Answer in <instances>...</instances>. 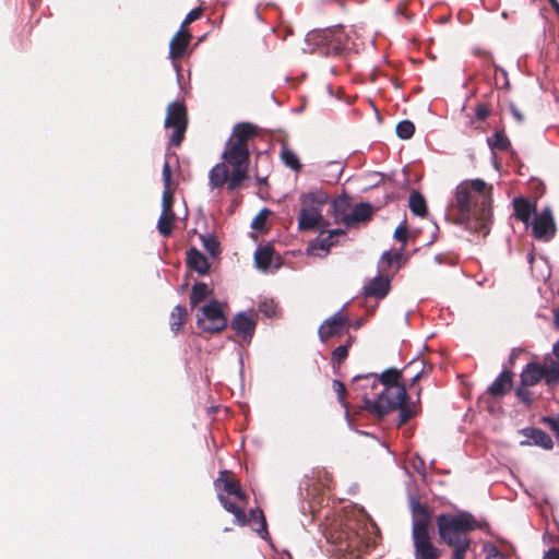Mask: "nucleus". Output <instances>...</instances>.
Returning a JSON list of instances; mask_svg holds the SVG:
<instances>
[{
    "label": "nucleus",
    "mask_w": 559,
    "mask_h": 559,
    "mask_svg": "<svg viewBox=\"0 0 559 559\" xmlns=\"http://www.w3.org/2000/svg\"><path fill=\"white\" fill-rule=\"evenodd\" d=\"M257 135V128L249 122H241L234 127L229 140L225 144L222 157L227 166L231 167L228 182L229 190H236L248 177L249 140Z\"/></svg>",
    "instance_id": "obj_1"
},
{
    "label": "nucleus",
    "mask_w": 559,
    "mask_h": 559,
    "mask_svg": "<svg viewBox=\"0 0 559 559\" xmlns=\"http://www.w3.org/2000/svg\"><path fill=\"white\" fill-rule=\"evenodd\" d=\"M440 540L452 549L467 555L471 548V532L477 527L475 518L468 512L442 513L436 520Z\"/></svg>",
    "instance_id": "obj_2"
},
{
    "label": "nucleus",
    "mask_w": 559,
    "mask_h": 559,
    "mask_svg": "<svg viewBox=\"0 0 559 559\" xmlns=\"http://www.w3.org/2000/svg\"><path fill=\"white\" fill-rule=\"evenodd\" d=\"M450 210L457 214L459 223H471L475 221L476 228L483 235L489 233V223L484 222L479 215V204L473 200V194L468 189L467 182H461L455 191L454 198L452 199Z\"/></svg>",
    "instance_id": "obj_3"
},
{
    "label": "nucleus",
    "mask_w": 559,
    "mask_h": 559,
    "mask_svg": "<svg viewBox=\"0 0 559 559\" xmlns=\"http://www.w3.org/2000/svg\"><path fill=\"white\" fill-rule=\"evenodd\" d=\"M406 399L404 385H388L383 388L376 400H371L364 393V407L378 417H383L389 412L400 407Z\"/></svg>",
    "instance_id": "obj_4"
},
{
    "label": "nucleus",
    "mask_w": 559,
    "mask_h": 559,
    "mask_svg": "<svg viewBox=\"0 0 559 559\" xmlns=\"http://www.w3.org/2000/svg\"><path fill=\"white\" fill-rule=\"evenodd\" d=\"M328 201L322 191H313L301 195V209L298 218L299 229L309 230L317 227L322 218L321 207Z\"/></svg>",
    "instance_id": "obj_5"
},
{
    "label": "nucleus",
    "mask_w": 559,
    "mask_h": 559,
    "mask_svg": "<svg viewBox=\"0 0 559 559\" xmlns=\"http://www.w3.org/2000/svg\"><path fill=\"white\" fill-rule=\"evenodd\" d=\"M197 324L204 332L217 333L227 325L224 316L223 305L217 300H212L207 305L202 306L197 314Z\"/></svg>",
    "instance_id": "obj_6"
},
{
    "label": "nucleus",
    "mask_w": 559,
    "mask_h": 559,
    "mask_svg": "<svg viewBox=\"0 0 559 559\" xmlns=\"http://www.w3.org/2000/svg\"><path fill=\"white\" fill-rule=\"evenodd\" d=\"M164 124L167 129H174L169 144L173 146L180 145L188 124L187 109L182 103L173 102L168 105Z\"/></svg>",
    "instance_id": "obj_7"
},
{
    "label": "nucleus",
    "mask_w": 559,
    "mask_h": 559,
    "mask_svg": "<svg viewBox=\"0 0 559 559\" xmlns=\"http://www.w3.org/2000/svg\"><path fill=\"white\" fill-rule=\"evenodd\" d=\"M533 236L538 240L549 241L557 231V226L552 210L550 206L544 207L540 212H536L530 221Z\"/></svg>",
    "instance_id": "obj_8"
},
{
    "label": "nucleus",
    "mask_w": 559,
    "mask_h": 559,
    "mask_svg": "<svg viewBox=\"0 0 559 559\" xmlns=\"http://www.w3.org/2000/svg\"><path fill=\"white\" fill-rule=\"evenodd\" d=\"M415 559H439L441 550L435 546L431 540L429 531L421 532L417 528L416 533H412Z\"/></svg>",
    "instance_id": "obj_9"
},
{
    "label": "nucleus",
    "mask_w": 559,
    "mask_h": 559,
    "mask_svg": "<svg viewBox=\"0 0 559 559\" xmlns=\"http://www.w3.org/2000/svg\"><path fill=\"white\" fill-rule=\"evenodd\" d=\"M468 189L478 194L475 203L479 204V215L484 222L491 219V187H488L483 179L466 181Z\"/></svg>",
    "instance_id": "obj_10"
},
{
    "label": "nucleus",
    "mask_w": 559,
    "mask_h": 559,
    "mask_svg": "<svg viewBox=\"0 0 559 559\" xmlns=\"http://www.w3.org/2000/svg\"><path fill=\"white\" fill-rule=\"evenodd\" d=\"M348 318L343 313V309L328 318L319 328L318 334L322 342H326L332 336H341L348 330Z\"/></svg>",
    "instance_id": "obj_11"
},
{
    "label": "nucleus",
    "mask_w": 559,
    "mask_h": 559,
    "mask_svg": "<svg viewBox=\"0 0 559 559\" xmlns=\"http://www.w3.org/2000/svg\"><path fill=\"white\" fill-rule=\"evenodd\" d=\"M215 490L218 495L227 493L229 496L235 497L236 500L240 501L242 504H247V495L241 489L240 485L231 479H229V473L227 471L219 472L218 477L214 481Z\"/></svg>",
    "instance_id": "obj_12"
},
{
    "label": "nucleus",
    "mask_w": 559,
    "mask_h": 559,
    "mask_svg": "<svg viewBox=\"0 0 559 559\" xmlns=\"http://www.w3.org/2000/svg\"><path fill=\"white\" fill-rule=\"evenodd\" d=\"M344 234L345 231L340 228L329 230L326 235L321 234L314 241L310 243V246L308 247V251L311 254L323 257L329 252L330 248L333 246L334 238Z\"/></svg>",
    "instance_id": "obj_13"
},
{
    "label": "nucleus",
    "mask_w": 559,
    "mask_h": 559,
    "mask_svg": "<svg viewBox=\"0 0 559 559\" xmlns=\"http://www.w3.org/2000/svg\"><path fill=\"white\" fill-rule=\"evenodd\" d=\"M411 510L413 515L412 533H416L417 528L421 530V532L429 531L430 513L428 509L418 500L412 499Z\"/></svg>",
    "instance_id": "obj_14"
},
{
    "label": "nucleus",
    "mask_w": 559,
    "mask_h": 559,
    "mask_svg": "<svg viewBox=\"0 0 559 559\" xmlns=\"http://www.w3.org/2000/svg\"><path fill=\"white\" fill-rule=\"evenodd\" d=\"M233 330L240 335L243 340L251 338L254 329L255 320L251 313L239 312L230 323Z\"/></svg>",
    "instance_id": "obj_15"
},
{
    "label": "nucleus",
    "mask_w": 559,
    "mask_h": 559,
    "mask_svg": "<svg viewBox=\"0 0 559 559\" xmlns=\"http://www.w3.org/2000/svg\"><path fill=\"white\" fill-rule=\"evenodd\" d=\"M521 432L526 437V440L521 441V445H538L545 450H550L554 442L548 433L537 428H525Z\"/></svg>",
    "instance_id": "obj_16"
},
{
    "label": "nucleus",
    "mask_w": 559,
    "mask_h": 559,
    "mask_svg": "<svg viewBox=\"0 0 559 559\" xmlns=\"http://www.w3.org/2000/svg\"><path fill=\"white\" fill-rule=\"evenodd\" d=\"M191 35L182 27L175 34L169 43V58L175 61L181 58L189 46Z\"/></svg>",
    "instance_id": "obj_17"
},
{
    "label": "nucleus",
    "mask_w": 559,
    "mask_h": 559,
    "mask_svg": "<svg viewBox=\"0 0 559 559\" xmlns=\"http://www.w3.org/2000/svg\"><path fill=\"white\" fill-rule=\"evenodd\" d=\"M400 371L396 369H388L378 377L376 373H368L362 379L371 383L372 388H388V385H402L399 383Z\"/></svg>",
    "instance_id": "obj_18"
},
{
    "label": "nucleus",
    "mask_w": 559,
    "mask_h": 559,
    "mask_svg": "<svg viewBox=\"0 0 559 559\" xmlns=\"http://www.w3.org/2000/svg\"><path fill=\"white\" fill-rule=\"evenodd\" d=\"M513 207L516 219L521 221L526 227H528L532 215L534 216L537 212L536 203L531 202L525 198H515L513 200Z\"/></svg>",
    "instance_id": "obj_19"
},
{
    "label": "nucleus",
    "mask_w": 559,
    "mask_h": 559,
    "mask_svg": "<svg viewBox=\"0 0 559 559\" xmlns=\"http://www.w3.org/2000/svg\"><path fill=\"white\" fill-rule=\"evenodd\" d=\"M372 210L370 204L368 203H358L353 209H350L349 214L347 216L342 217V223L350 227L357 223L366 222L371 217Z\"/></svg>",
    "instance_id": "obj_20"
},
{
    "label": "nucleus",
    "mask_w": 559,
    "mask_h": 559,
    "mask_svg": "<svg viewBox=\"0 0 559 559\" xmlns=\"http://www.w3.org/2000/svg\"><path fill=\"white\" fill-rule=\"evenodd\" d=\"M390 290V280L386 276H376L364 287L366 296L383 298Z\"/></svg>",
    "instance_id": "obj_21"
},
{
    "label": "nucleus",
    "mask_w": 559,
    "mask_h": 559,
    "mask_svg": "<svg viewBox=\"0 0 559 559\" xmlns=\"http://www.w3.org/2000/svg\"><path fill=\"white\" fill-rule=\"evenodd\" d=\"M163 182H164V191L162 197V213H170L173 212V202L174 197L170 192V185H171V169L168 162H165L163 165Z\"/></svg>",
    "instance_id": "obj_22"
},
{
    "label": "nucleus",
    "mask_w": 559,
    "mask_h": 559,
    "mask_svg": "<svg viewBox=\"0 0 559 559\" xmlns=\"http://www.w3.org/2000/svg\"><path fill=\"white\" fill-rule=\"evenodd\" d=\"M187 265L190 270L195 271L200 275L206 274L210 269L207 259L197 248H190L187 251Z\"/></svg>",
    "instance_id": "obj_23"
},
{
    "label": "nucleus",
    "mask_w": 559,
    "mask_h": 559,
    "mask_svg": "<svg viewBox=\"0 0 559 559\" xmlns=\"http://www.w3.org/2000/svg\"><path fill=\"white\" fill-rule=\"evenodd\" d=\"M539 365L545 383L550 388L557 385L559 383V361L549 357Z\"/></svg>",
    "instance_id": "obj_24"
},
{
    "label": "nucleus",
    "mask_w": 559,
    "mask_h": 559,
    "mask_svg": "<svg viewBox=\"0 0 559 559\" xmlns=\"http://www.w3.org/2000/svg\"><path fill=\"white\" fill-rule=\"evenodd\" d=\"M218 500L219 502L222 503L223 508L231 513L235 518V523L240 525V526H243L247 524V514L243 510V506H237L236 502L231 501L230 499H228L226 496L224 495H218Z\"/></svg>",
    "instance_id": "obj_25"
},
{
    "label": "nucleus",
    "mask_w": 559,
    "mask_h": 559,
    "mask_svg": "<svg viewBox=\"0 0 559 559\" xmlns=\"http://www.w3.org/2000/svg\"><path fill=\"white\" fill-rule=\"evenodd\" d=\"M228 168L225 163L216 164L209 174V182L211 188H222L229 182Z\"/></svg>",
    "instance_id": "obj_26"
},
{
    "label": "nucleus",
    "mask_w": 559,
    "mask_h": 559,
    "mask_svg": "<svg viewBox=\"0 0 559 559\" xmlns=\"http://www.w3.org/2000/svg\"><path fill=\"white\" fill-rule=\"evenodd\" d=\"M512 385L511 373L508 371H502L495 381L489 385L488 392L492 396H501L506 394Z\"/></svg>",
    "instance_id": "obj_27"
},
{
    "label": "nucleus",
    "mask_w": 559,
    "mask_h": 559,
    "mask_svg": "<svg viewBox=\"0 0 559 559\" xmlns=\"http://www.w3.org/2000/svg\"><path fill=\"white\" fill-rule=\"evenodd\" d=\"M543 380L540 365L531 362L527 364L521 373V382L524 386H532Z\"/></svg>",
    "instance_id": "obj_28"
},
{
    "label": "nucleus",
    "mask_w": 559,
    "mask_h": 559,
    "mask_svg": "<svg viewBox=\"0 0 559 559\" xmlns=\"http://www.w3.org/2000/svg\"><path fill=\"white\" fill-rule=\"evenodd\" d=\"M273 248L271 246H261L254 252V263L258 269L266 271L272 263Z\"/></svg>",
    "instance_id": "obj_29"
},
{
    "label": "nucleus",
    "mask_w": 559,
    "mask_h": 559,
    "mask_svg": "<svg viewBox=\"0 0 559 559\" xmlns=\"http://www.w3.org/2000/svg\"><path fill=\"white\" fill-rule=\"evenodd\" d=\"M212 295V289L202 282L195 283L191 288L190 305L192 308L197 307L200 302L205 300Z\"/></svg>",
    "instance_id": "obj_30"
},
{
    "label": "nucleus",
    "mask_w": 559,
    "mask_h": 559,
    "mask_svg": "<svg viewBox=\"0 0 559 559\" xmlns=\"http://www.w3.org/2000/svg\"><path fill=\"white\" fill-rule=\"evenodd\" d=\"M332 41L335 44L334 49L337 51L350 50L354 48V44L347 34L344 33L342 27H336L331 32Z\"/></svg>",
    "instance_id": "obj_31"
},
{
    "label": "nucleus",
    "mask_w": 559,
    "mask_h": 559,
    "mask_svg": "<svg viewBox=\"0 0 559 559\" xmlns=\"http://www.w3.org/2000/svg\"><path fill=\"white\" fill-rule=\"evenodd\" d=\"M247 524L250 522H259L260 527L255 530L259 536L265 540L269 539V532L266 528V521L263 512L260 509H252L249 512V516H247Z\"/></svg>",
    "instance_id": "obj_32"
},
{
    "label": "nucleus",
    "mask_w": 559,
    "mask_h": 559,
    "mask_svg": "<svg viewBox=\"0 0 559 559\" xmlns=\"http://www.w3.org/2000/svg\"><path fill=\"white\" fill-rule=\"evenodd\" d=\"M280 156H281L283 164L286 167H288L297 173L300 171L301 164H300L299 157L297 156V154L294 151H292L290 148H288L287 146L284 145L281 148Z\"/></svg>",
    "instance_id": "obj_33"
},
{
    "label": "nucleus",
    "mask_w": 559,
    "mask_h": 559,
    "mask_svg": "<svg viewBox=\"0 0 559 559\" xmlns=\"http://www.w3.org/2000/svg\"><path fill=\"white\" fill-rule=\"evenodd\" d=\"M409 209L411 211L420 217H424L427 214V205L424 197L418 192H412L409 195Z\"/></svg>",
    "instance_id": "obj_34"
},
{
    "label": "nucleus",
    "mask_w": 559,
    "mask_h": 559,
    "mask_svg": "<svg viewBox=\"0 0 559 559\" xmlns=\"http://www.w3.org/2000/svg\"><path fill=\"white\" fill-rule=\"evenodd\" d=\"M334 218L342 222L343 216H347L350 211V201L347 195H342L333 201Z\"/></svg>",
    "instance_id": "obj_35"
},
{
    "label": "nucleus",
    "mask_w": 559,
    "mask_h": 559,
    "mask_svg": "<svg viewBox=\"0 0 559 559\" xmlns=\"http://www.w3.org/2000/svg\"><path fill=\"white\" fill-rule=\"evenodd\" d=\"M187 316V308L182 305H178L174 308L170 313V329L173 332L177 333L180 331L182 324L185 323V318Z\"/></svg>",
    "instance_id": "obj_36"
},
{
    "label": "nucleus",
    "mask_w": 559,
    "mask_h": 559,
    "mask_svg": "<svg viewBox=\"0 0 559 559\" xmlns=\"http://www.w3.org/2000/svg\"><path fill=\"white\" fill-rule=\"evenodd\" d=\"M487 142L492 150L501 152L508 151L511 146L508 136L502 131L495 132L492 136L487 139Z\"/></svg>",
    "instance_id": "obj_37"
},
{
    "label": "nucleus",
    "mask_w": 559,
    "mask_h": 559,
    "mask_svg": "<svg viewBox=\"0 0 559 559\" xmlns=\"http://www.w3.org/2000/svg\"><path fill=\"white\" fill-rule=\"evenodd\" d=\"M175 221V214L174 212L170 213H162L158 222H157V229L160 235L164 237H168L173 231V224Z\"/></svg>",
    "instance_id": "obj_38"
},
{
    "label": "nucleus",
    "mask_w": 559,
    "mask_h": 559,
    "mask_svg": "<svg viewBox=\"0 0 559 559\" xmlns=\"http://www.w3.org/2000/svg\"><path fill=\"white\" fill-rule=\"evenodd\" d=\"M404 371L411 376V382L414 384L424 372V361L415 359L405 367Z\"/></svg>",
    "instance_id": "obj_39"
},
{
    "label": "nucleus",
    "mask_w": 559,
    "mask_h": 559,
    "mask_svg": "<svg viewBox=\"0 0 559 559\" xmlns=\"http://www.w3.org/2000/svg\"><path fill=\"white\" fill-rule=\"evenodd\" d=\"M415 126L409 120H402L396 126V134L400 139L408 140L414 135Z\"/></svg>",
    "instance_id": "obj_40"
},
{
    "label": "nucleus",
    "mask_w": 559,
    "mask_h": 559,
    "mask_svg": "<svg viewBox=\"0 0 559 559\" xmlns=\"http://www.w3.org/2000/svg\"><path fill=\"white\" fill-rule=\"evenodd\" d=\"M203 248L212 255L218 254V242L212 235L201 236Z\"/></svg>",
    "instance_id": "obj_41"
},
{
    "label": "nucleus",
    "mask_w": 559,
    "mask_h": 559,
    "mask_svg": "<svg viewBox=\"0 0 559 559\" xmlns=\"http://www.w3.org/2000/svg\"><path fill=\"white\" fill-rule=\"evenodd\" d=\"M349 344L350 343L348 342V344H346V345H340L333 350V353H332L333 365H341L347 358Z\"/></svg>",
    "instance_id": "obj_42"
},
{
    "label": "nucleus",
    "mask_w": 559,
    "mask_h": 559,
    "mask_svg": "<svg viewBox=\"0 0 559 559\" xmlns=\"http://www.w3.org/2000/svg\"><path fill=\"white\" fill-rule=\"evenodd\" d=\"M332 386L334 392L337 394L340 404L347 409V403H346V389L343 382L340 380H333Z\"/></svg>",
    "instance_id": "obj_43"
},
{
    "label": "nucleus",
    "mask_w": 559,
    "mask_h": 559,
    "mask_svg": "<svg viewBox=\"0 0 559 559\" xmlns=\"http://www.w3.org/2000/svg\"><path fill=\"white\" fill-rule=\"evenodd\" d=\"M400 409V420L399 426H402L406 421H408L411 418H413L416 414V411L412 406L404 405V403L397 407Z\"/></svg>",
    "instance_id": "obj_44"
},
{
    "label": "nucleus",
    "mask_w": 559,
    "mask_h": 559,
    "mask_svg": "<svg viewBox=\"0 0 559 559\" xmlns=\"http://www.w3.org/2000/svg\"><path fill=\"white\" fill-rule=\"evenodd\" d=\"M259 310L267 318L275 317L277 314V306L273 300H264L260 304Z\"/></svg>",
    "instance_id": "obj_45"
},
{
    "label": "nucleus",
    "mask_w": 559,
    "mask_h": 559,
    "mask_svg": "<svg viewBox=\"0 0 559 559\" xmlns=\"http://www.w3.org/2000/svg\"><path fill=\"white\" fill-rule=\"evenodd\" d=\"M483 550L486 559H506L504 555L493 544H485Z\"/></svg>",
    "instance_id": "obj_46"
},
{
    "label": "nucleus",
    "mask_w": 559,
    "mask_h": 559,
    "mask_svg": "<svg viewBox=\"0 0 559 559\" xmlns=\"http://www.w3.org/2000/svg\"><path fill=\"white\" fill-rule=\"evenodd\" d=\"M543 423L548 426V428L556 435L557 439L559 440V415L555 417H543Z\"/></svg>",
    "instance_id": "obj_47"
},
{
    "label": "nucleus",
    "mask_w": 559,
    "mask_h": 559,
    "mask_svg": "<svg viewBox=\"0 0 559 559\" xmlns=\"http://www.w3.org/2000/svg\"><path fill=\"white\" fill-rule=\"evenodd\" d=\"M413 468L421 476H426L427 467L425 461L419 455H415L412 462Z\"/></svg>",
    "instance_id": "obj_48"
},
{
    "label": "nucleus",
    "mask_w": 559,
    "mask_h": 559,
    "mask_svg": "<svg viewBox=\"0 0 559 559\" xmlns=\"http://www.w3.org/2000/svg\"><path fill=\"white\" fill-rule=\"evenodd\" d=\"M401 255L399 253H392L389 251L383 252L381 257V263L386 264L388 266H391L393 264H397L400 261Z\"/></svg>",
    "instance_id": "obj_49"
},
{
    "label": "nucleus",
    "mask_w": 559,
    "mask_h": 559,
    "mask_svg": "<svg viewBox=\"0 0 559 559\" xmlns=\"http://www.w3.org/2000/svg\"><path fill=\"white\" fill-rule=\"evenodd\" d=\"M202 15V9L201 8H195V9H192L185 17L182 24H181V27L185 29V26L187 24H190L194 21H197L200 16Z\"/></svg>",
    "instance_id": "obj_50"
},
{
    "label": "nucleus",
    "mask_w": 559,
    "mask_h": 559,
    "mask_svg": "<svg viewBox=\"0 0 559 559\" xmlns=\"http://www.w3.org/2000/svg\"><path fill=\"white\" fill-rule=\"evenodd\" d=\"M490 114V108L486 104H478L475 116L478 120L484 121Z\"/></svg>",
    "instance_id": "obj_51"
},
{
    "label": "nucleus",
    "mask_w": 559,
    "mask_h": 559,
    "mask_svg": "<svg viewBox=\"0 0 559 559\" xmlns=\"http://www.w3.org/2000/svg\"><path fill=\"white\" fill-rule=\"evenodd\" d=\"M266 219V210H262L252 221V228L261 229Z\"/></svg>",
    "instance_id": "obj_52"
},
{
    "label": "nucleus",
    "mask_w": 559,
    "mask_h": 559,
    "mask_svg": "<svg viewBox=\"0 0 559 559\" xmlns=\"http://www.w3.org/2000/svg\"><path fill=\"white\" fill-rule=\"evenodd\" d=\"M394 238L403 243L407 241V228L404 225H400L394 231Z\"/></svg>",
    "instance_id": "obj_53"
},
{
    "label": "nucleus",
    "mask_w": 559,
    "mask_h": 559,
    "mask_svg": "<svg viewBox=\"0 0 559 559\" xmlns=\"http://www.w3.org/2000/svg\"><path fill=\"white\" fill-rule=\"evenodd\" d=\"M516 395L521 401H523L526 404H530L532 401L531 392L524 385L516 389Z\"/></svg>",
    "instance_id": "obj_54"
},
{
    "label": "nucleus",
    "mask_w": 559,
    "mask_h": 559,
    "mask_svg": "<svg viewBox=\"0 0 559 559\" xmlns=\"http://www.w3.org/2000/svg\"><path fill=\"white\" fill-rule=\"evenodd\" d=\"M365 376L366 374L354 377V381L357 383L356 385L361 388L362 390H366V389L376 390L377 388H372L370 382H367L366 380L361 379Z\"/></svg>",
    "instance_id": "obj_55"
},
{
    "label": "nucleus",
    "mask_w": 559,
    "mask_h": 559,
    "mask_svg": "<svg viewBox=\"0 0 559 559\" xmlns=\"http://www.w3.org/2000/svg\"><path fill=\"white\" fill-rule=\"evenodd\" d=\"M543 559H559V549L552 548L548 550Z\"/></svg>",
    "instance_id": "obj_56"
},
{
    "label": "nucleus",
    "mask_w": 559,
    "mask_h": 559,
    "mask_svg": "<svg viewBox=\"0 0 559 559\" xmlns=\"http://www.w3.org/2000/svg\"><path fill=\"white\" fill-rule=\"evenodd\" d=\"M510 111H511L512 116H513V117H514L519 122H522V121H523V119H524L523 115L520 112V110H519L514 105H512V106L510 107Z\"/></svg>",
    "instance_id": "obj_57"
},
{
    "label": "nucleus",
    "mask_w": 559,
    "mask_h": 559,
    "mask_svg": "<svg viewBox=\"0 0 559 559\" xmlns=\"http://www.w3.org/2000/svg\"><path fill=\"white\" fill-rule=\"evenodd\" d=\"M330 165L335 168V171L337 173L336 178H338L343 171L342 164L338 162H332Z\"/></svg>",
    "instance_id": "obj_58"
},
{
    "label": "nucleus",
    "mask_w": 559,
    "mask_h": 559,
    "mask_svg": "<svg viewBox=\"0 0 559 559\" xmlns=\"http://www.w3.org/2000/svg\"><path fill=\"white\" fill-rule=\"evenodd\" d=\"M465 558H466V555H462L460 552V550L456 551L455 554H452V559H465Z\"/></svg>",
    "instance_id": "obj_59"
},
{
    "label": "nucleus",
    "mask_w": 559,
    "mask_h": 559,
    "mask_svg": "<svg viewBox=\"0 0 559 559\" xmlns=\"http://www.w3.org/2000/svg\"><path fill=\"white\" fill-rule=\"evenodd\" d=\"M552 352H554L555 356L559 359V341L557 343H555Z\"/></svg>",
    "instance_id": "obj_60"
},
{
    "label": "nucleus",
    "mask_w": 559,
    "mask_h": 559,
    "mask_svg": "<svg viewBox=\"0 0 559 559\" xmlns=\"http://www.w3.org/2000/svg\"><path fill=\"white\" fill-rule=\"evenodd\" d=\"M554 321H555V325L557 328H559V310L555 311V313H554Z\"/></svg>",
    "instance_id": "obj_61"
},
{
    "label": "nucleus",
    "mask_w": 559,
    "mask_h": 559,
    "mask_svg": "<svg viewBox=\"0 0 559 559\" xmlns=\"http://www.w3.org/2000/svg\"><path fill=\"white\" fill-rule=\"evenodd\" d=\"M527 260H528V262H530V263H532V262L534 261V254H533V253H530V254L527 255Z\"/></svg>",
    "instance_id": "obj_62"
},
{
    "label": "nucleus",
    "mask_w": 559,
    "mask_h": 559,
    "mask_svg": "<svg viewBox=\"0 0 559 559\" xmlns=\"http://www.w3.org/2000/svg\"><path fill=\"white\" fill-rule=\"evenodd\" d=\"M259 183H264L266 181V178H258Z\"/></svg>",
    "instance_id": "obj_63"
},
{
    "label": "nucleus",
    "mask_w": 559,
    "mask_h": 559,
    "mask_svg": "<svg viewBox=\"0 0 559 559\" xmlns=\"http://www.w3.org/2000/svg\"><path fill=\"white\" fill-rule=\"evenodd\" d=\"M174 67H175L176 71L179 72V66L174 62Z\"/></svg>",
    "instance_id": "obj_64"
}]
</instances>
